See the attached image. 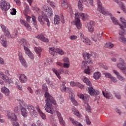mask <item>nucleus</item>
<instances>
[{
  "mask_svg": "<svg viewBox=\"0 0 126 126\" xmlns=\"http://www.w3.org/2000/svg\"><path fill=\"white\" fill-rule=\"evenodd\" d=\"M43 91H44L45 94L44 96L46 98L45 99V102L46 103L44 106L45 110L47 113H49L53 115L54 114V108L52 106V104L56 105V100L54 99V98L52 97V95H50L49 93H48V87H47V85L44 84L42 85Z\"/></svg>",
  "mask_w": 126,
  "mask_h": 126,
  "instance_id": "nucleus-1",
  "label": "nucleus"
},
{
  "mask_svg": "<svg viewBox=\"0 0 126 126\" xmlns=\"http://www.w3.org/2000/svg\"><path fill=\"white\" fill-rule=\"evenodd\" d=\"M81 18L82 20H88L89 19V15L86 13H76L75 14V24L77 28V29H81V22H80V19L79 18Z\"/></svg>",
  "mask_w": 126,
  "mask_h": 126,
  "instance_id": "nucleus-2",
  "label": "nucleus"
},
{
  "mask_svg": "<svg viewBox=\"0 0 126 126\" xmlns=\"http://www.w3.org/2000/svg\"><path fill=\"white\" fill-rule=\"evenodd\" d=\"M20 44L24 47L26 54L29 57L31 60H34V55L32 54L28 47H29V42L24 39L20 40Z\"/></svg>",
  "mask_w": 126,
  "mask_h": 126,
  "instance_id": "nucleus-3",
  "label": "nucleus"
},
{
  "mask_svg": "<svg viewBox=\"0 0 126 126\" xmlns=\"http://www.w3.org/2000/svg\"><path fill=\"white\" fill-rule=\"evenodd\" d=\"M38 20L40 24H44V23H46L47 26L50 27V21H49L47 15L44 12L42 13L41 15H39Z\"/></svg>",
  "mask_w": 126,
  "mask_h": 126,
  "instance_id": "nucleus-4",
  "label": "nucleus"
},
{
  "mask_svg": "<svg viewBox=\"0 0 126 126\" xmlns=\"http://www.w3.org/2000/svg\"><path fill=\"white\" fill-rule=\"evenodd\" d=\"M19 104L21 107L20 110L22 116H23L24 118H26V117L28 116V113L27 112L26 108L23 107V106H24V107H26V103H25V101H24V100H23V99H20L19 100Z\"/></svg>",
  "mask_w": 126,
  "mask_h": 126,
  "instance_id": "nucleus-5",
  "label": "nucleus"
},
{
  "mask_svg": "<svg viewBox=\"0 0 126 126\" xmlns=\"http://www.w3.org/2000/svg\"><path fill=\"white\" fill-rule=\"evenodd\" d=\"M0 26L2 31L5 32V34L7 35V37H8L9 38L11 37L12 39H14V38H16V36L17 35V34L18 33L17 30L15 31L12 35H10V33L7 30V28H6V27L3 25H1Z\"/></svg>",
  "mask_w": 126,
  "mask_h": 126,
  "instance_id": "nucleus-6",
  "label": "nucleus"
},
{
  "mask_svg": "<svg viewBox=\"0 0 126 126\" xmlns=\"http://www.w3.org/2000/svg\"><path fill=\"white\" fill-rule=\"evenodd\" d=\"M97 3V9L103 15H110V11L102 6V2L100 0H96Z\"/></svg>",
  "mask_w": 126,
  "mask_h": 126,
  "instance_id": "nucleus-7",
  "label": "nucleus"
},
{
  "mask_svg": "<svg viewBox=\"0 0 126 126\" xmlns=\"http://www.w3.org/2000/svg\"><path fill=\"white\" fill-rule=\"evenodd\" d=\"M0 8L2 11H7L10 8V4L5 0L0 1Z\"/></svg>",
  "mask_w": 126,
  "mask_h": 126,
  "instance_id": "nucleus-8",
  "label": "nucleus"
},
{
  "mask_svg": "<svg viewBox=\"0 0 126 126\" xmlns=\"http://www.w3.org/2000/svg\"><path fill=\"white\" fill-rule=\"evenodd\" d=\"M119 41L126 45V37L125 36L126 34V30H124V31H119Z\"/></svg>",
  "mask_w": 126,
  "mask_h": 126,
  "instance_id": "nucleus-9",
  "label": "nucleus"
},
{
  "mask_svg": "<svg viewBox=\"0 0 126 126\" xmlns=\"http://www.w3.org/2000/svg\"><path fill=\"white\" fill-rule=\"evenodd\" d=\"M80 37L81 41H82L84 44H86V45H91V40L87 37L84 36V34L82 32H80Z\"/></svg>",
  "mask_w": 126,
  "mask_h": 126,
  "instance_id": "nucleus-10",
  "label": "nucleus"
},
{
  "mask_svg": "<svg viewBox=\"0 0 126 126\" xmlns=\"http://www.w3.org/2000/svg\"><path fill=\"white\" fill-rule=\"evenodd\" d=\"M119 62L120 63L117 64V67L123 71L126 68V63H125V60L123 58H120Z\"/></svg>",
  "mask_w": 126,
  "mask_h": 126,
  "instance_id": "nucleus-11",
  "label": "nucleus"
},
{
  "mask_svg": "<svg viewBox=\"0 0 126 126\" xmlns=\"http://www.w3.org/2000/svg\"><path fill=\"white\" fill-rule=\"evenodd\" d=\"M87 91L88 92L91 96H94V95H99L100 92L99 91L95 90L92 87H88L86 88Z\"/></svg>",
  "mask_w": 126,
  "mask_h": 126,
  "instance_id": "nucleus-12",
  "label": "nucleus"
},
{
  "mask_svg": "<svg viewBox=\"0 0 126 126\" xmlns=\"http://www.w3.org/2000/svg\"><path fill=\"white\" fill-rule=\"evenodd\" d=\"M27 109L32 117H37V113L36 112L35 108H34L33 106L32 105H29L27 106Z\"/></svg>",
  "mask_w": 126,
  "mask_h": 126,
  "instance_id": "nucleus-13",
  "label": "nucleus"
},
{
  "mask_svg": "<svg viewBox=\"0 0 126 126\" xmlns=\"http://www.w3.org/2000/svg\"><path fill=\"white\" fill-rule=\"evenodd\" d=\"M60 21L63 24L64 23V18L63 14H61V19L59 17V16L56 15L54 17V23L55 24H59Z\"/></svg>",
  "mask_w": 126,
  "mask_h": 126,
  "instance_id": "nucleus-14",
  "label": "nucleus"
},
{
  "mask_svg": "<svg viewBox=\"0 0 126 126\" xmlns=\"http://www.w3.org/2000/svg\"><path fill=\"white\" fill-rule=\"evenodd\" d=\"M56 114L57 115V117L59 119V121L61 126H65V122L63 120V116H62V114H61V112L57 111Z\"/></svg>",
  "mask_w": 126,
  "mask_h": 126,
  "instance_id": "nucleus-15",
  "label": "nucleus"
},
{
  "mask_svg": "<svg viewBox=\"0 0 126 126\" xmlns=\"http://www.w3.org/2000/svg\"><path fill=\"white\" fill-rule=\"evenodd\" d=\"M0 43L2 45L3 47L6 48L7 47V41L6 40V37L5 35L1 34L0 37Z\"/></svg>",
  "mask_w": 126,
  "mask_h": 126,
  "instance_id": "nucleus-16",
  "label": "nucleus"
},
{
  "mask_svg": "<svg viewBox=\"0 0 126 126\" xmlns=\"http://www.w3.org/2000/svg\"><path fill=\"white\" fill-rule=\"evenodd\" d=\"M18 57L20 62L22 63V65H23L24 67H27V63L26 62L25 60L23 58V55H22V53L21 52L19 53Z\"/></svg>",
  "mask_w": 126,
  "mask_h": 126,
  "instance_id": "nucleus-17",
  "label": "nucleus"
},
{
  "mask_svg": "<svg viewBox=\"0 0 126 126\" xmlns=\"http://www.w3.org/2000/svg\"><path fill=\"white\" fill-rule=\"evenodd\" d=\"M83 57L85 59V60L88 63H93V61L91 60V54L89 53H86L83 55Z\"/></svg>",
  "mask_w": 126,
  "mask_h": 126,
  "instance_id": "nucleus-18",
  "label": "nucleus"
},
{
  "mask_svg": "<svg viewBox=\"0 0 126 126\" xmlns=\"http://www.w3.org/2000/svg\"><path fill=\"white\" fill-rule=\"evenodd\" d=\"M45 7H46V6H44L42 8V10L46 12V14L48 16H53V9L52 8H46L45 9Z\"/></svg>",
  "mask_w": 126,
  "mask_h": 126,
  "instance_id": "nucleus-19",
  "label": "nucleus"
},
{
  "mask_svg": "<svg viewBox=\"0 0 126 126\" xmlns=\"http://www.w3.org/2000/svg\"><path fill=\"white\" fill-rule=\"evenodd\" d=\"M7 117L9 120H11V121H17V117H16V115H15L14 113H12V112H7Z\"/></svg>",
  "mask_w": 126,
  "mask_h": 126,
  "instance_id": "nucleus-20",
  "label": "nucleus"
},
{
  "mask_svg": "<svg viewBox=\"0 0 126 126\" xmlns=\"http://www.w3.org/2000/svg\"><path fill=\"white\" fill-rule=\"evenodd\" d=\"M120 21L122 25L119 23V26H120V28L122 30L120 31H124L125 30V28H126V20L124 18H120Z\"/></svg>",
  "mask_w": 126,
  "mask_h": 126,
  "instance_id": "nucleus-21",
  "label": "nucleus"
},
{
  "mask_svg": "<svg viewBox=\"0 0 126 126\" xmlns=\"http://www.w3.org/2000/svg\"><path fill=\"white\" fill-rule=\"evenodd\" d=\"M116 3H118L119 5H121V9L122 10H123V11L126 13V6L125 5V4L124 3H122V1H124L126 0H113Z\"/></svg>",
  "mask_w": 126,
  "mask_h": 126,
  "instance_id": "nucleus-22",
  "label": "nucleus"
},
{
  "mask_svg": "<svg viewBox=\"0 0 126 126\" xmlns=\"http://www.w3.org/2000/svg\"><path fill=\"white\" fill-rule=\"evenodd\" d=\"M52 71H53V72H54V73H55V74L58 77L59 79H61L62 78V77L60 76V74H63V71H64V70H63V68H60L59 70L60 73L58 72V70L56 69L55 68H52Z\"/></svg>",
  "mask_w": 126,
  "mask_h": 126,
  "instance_id": "nucleus-23",
  "label": "nucleus"
},
{
  "mask_svg": "<svg viewBox=\"0 0 126 126\" xmlns=\"http://www.w3.org/2000/svg\"><path fill=\"white\" fill-rule=\"evenodd\" d=\"M92 39L95 42H97V41H100L102 39V35H101V33L98 32L93 36Z\"/></svg>",
  "mask_w": 126,
  "mask_h": 126,
  "instance_id": "nucleus-24",
  "label": "nucleus"
},
{
  "mask_svg": "<svg viewBox=\"0 0 126 126\" xmlns=\"http://www.w3.org/2000/svg\"><path fill=\"white\" fill-rule=\"evenodd\" d=\"M66 83V82H65V81H63L61 83V85H60V89L61 91H62V92H65V91H66V90H69V88H66V87H65V84Z\"/></svg>",
  "mask_w": 126,
  "mask_h": 126,
  "instance_id": "nucleus-25",
  "label": "nucleus"
},
{
  "mask_svg": "<svg viewBox=\"0 0 126 126\" xmlns=\"http://www.w3.org/2000/svg\"><path fill=\"white\" fill-rule=\"evenodd\" d=\"M19 79L21 83H26L27 82V76L24 74L20 75Z\"/></svg>",
  "mask_w": 126,
  "mask_h": 126,
  "instance_id": "nucleus-26",
  "label": "nucleus"
},
{
  "mask_svg": "<svg viewBox=\"0 0 126 126\" xmlns=\"http://www.w3.org/2000/svg\"><path fill=\"white\" fill-rule=\"evenodd\" d=\"M20 23H21V24H22V25H24L25 27H26V28L28 29V30H29V31H31V26L29 25V24H28L27 22L24 21V20H21Z\"/></svg>",
  "mask_w": 126,
  "mask_h": 126,
  "instance_id": "nucleus-27",
  "label": "nucleus"
},
{
  "mask_svg": "<svg viewBox=\"0 0 126 126\" xmlns=\"http://www.w3.org/2000/svg\"><path fill=\"white\" fill-rule=\"evenodd\" d=\"M83 2H87V0H79L78 3V6L80 11L83 10Z\"/></svg>",
  "mask_w": 126,
  "mask_h": 126,
  "instance_id": "nucleus-28",
  "label": "nucleus"
},
{
  "mask_svg": "<svg viewBox=\"0 0 126 126\" xmlns=\"http://www.w3.org/2000/svg\"><path fill=\"white\" fill-rule=\"evenodd\" d=\"M113 73H115L116 75H117L119 80H121V81H125V80H126V79H125L124 77L121 75V74H120V73H119V72H118V71L113 70Z\"/></svg>",
  "mask_w": 126,
  "mask_h": 126,
  "instance_id": "nucleus-29",
  "label": "nucleus"
},
{
  "mask_svg": "<svg viewBox=\"0 0 126 126\" xmlns=\"http://www.w3.org/2000/svg\"><path fill=\"white\" fill-rule=\"evenodd\" d=\"M36 38H37V39L41 40V41H42V42H44L45 43H48V42H49V39L45 37L43 35L38 34L36 36Z\"/></svg>",
  "mask_w": 126,
  "mask_h": 126,
  "instance_id": "nucleus-30",
  "label": "nucleus"
},
{
  "mask_svg": "<svg viewBox=\"0 0 126 126\" xmlns=\"http://www.w3.org/2000/svg\"><path fill=\"white\" fill-rule=\"evenodd\" d=\"M78 96L82 100H84V101H87L88 100L89 96L87 94H78Z\"/></svg>",
  "mask_w": 126,
  "mask_h": 126,
  "instance_id": "nucleus-31",
  "label": "nucleus"
},
{
  "mask_svg": "<svg viewBox=\"0 0 126 126\" xmlns=\"http://www.w3.org/2000/svg\"><path fill=\"white\" fill-rule=\"evenodd\" d=\"M0 76L4 81L9 83V78L1 71H0Z\"/></svg>",
  "mask_w": 126,
  "mask_h": 126,
  "instance_id": "nucleus-32",
  "label": "nucleus"
},
{
  "mask_svg": "<svg viewBox=\"0 0 126 126\" xmlns=\"http://www.w3.org/2000/svg\"><path fill=\"white\" fill-rule=\"evenodd\" d=\"M88 29L89 31L92 33L94 32V27H93V21L90 22L88 24Z\"/></svg>",
  "mask_w": 126,
  "mask_h": 126,
  "instance_id": "nucleus-33",
  "label": "nucleus"
},
{
  "mask_svg": "<svg viewBox=\"0 0 126 126\" xmlns=\"http://www.w3.org/2000/svg\"><path fill=\"white\" fill-rule=\"evenodd\" d=\"M1 92L5 95V96H8L9 95V90L5 87L1 88Z\"/></svg>",
  "mask_w": 126,
  "mask_h": 126,
  "instance_id": "nucleus-34",
  "label": "nucleus"
},
{
  "mask_svg": "<svg viewBox=\"0 0 126 126\" xmlns=\"http://www.w3.org/2000/svg\"><path fill=\"white\" fill-rule=\"evenodd\" d=\"M72 110L74 115H75V116H77V117H78V118H81V114H80L79 111H78L75 107H72Z\"/></svg>",
  "mask_w": 126,
  "mask_h": 126,
  "instance_id": "nucleus-35",
  "label": "nucleus"
},
{
  "mask_svg": "<svg viewBox=\"0 0 126 126\" xmlns=\"http://www.w3.org/2000/svg\"><path fill=\"white\" fill-rule=\"evenodd\" d=\"M49 53L53 57L57 56V50H56V48L54 47H51L49 48Z\"/></svg>",
  "mask_w": 126,
  "mask_h": 126,
  "instance_id": "nucleus-36",
  "label": "nucleus"
},
{
  "mask_svg": "<svg viewBox=\"0 0 126 126\" xmlns=\"http://www.w3.org/2000/svg\"><path fill=\"white\" fill-rule=\"evenodd\" d=\"M69 120H70V122L72 123V124H73V125H74V126H82V125H81V124H80V123L75 121L73 118L70 117Z\"/></svg>",
  "mask_w": 126,
  "mask_h": 126,
  "instance_id": "nucleus-37",
  "label": "nucleus"
},
{
  "mask_svg": "<svg viewBox=\"0 0 126 126\" xmlns=\"http://www.w3.org/2000/svg\"><path fill=\"white\" fill-rule=\"evenodd\" d=\"M90 70H91V71H94V67L91 65L90 66H88L87 69H85L84 71L86 74H90Z\"/></svg>",
  "mask_w": 126,
  "mask_h": 126,
  "instance_id": "nucleus-38",
  "label": "nucleus"
},
{
  "mask_svg": "<svg viewBox=\"0 0 126 126\" xmlns=\"http://www.w3.org/2000/svg\"><path fill=\"white\" fill-rule=\"evenodd\" d=\"M56 54H59L60 56H63L64 55V51L63 49L58 48H56Z\"/></svg>",
  "mask_w": 126,
  "mask_h": 126,
  "instance_id": "nucleus-39",
  "label": "nucleus"
},
{
  "mask_svg": "<svg viewBox=\"0 0 126 126\" xmlns=\"http://www.w3.org/2000/svg\"><path fill=\"white\" fill-rule=\"evenodd\" d=\"M83 80V82L88 85V86H91V85H92V84H91V82H90V81H89V79H88V78L84 77Z\"/></svg>",
  "mask_w": 126,
  "mask_h": 126,
  "instance_id": "nucleus-40",
  "label": "nucleus"
},
{
  "mask_svg": "<svg viewBox=\"0 0 126 126\" xmlns=\"http://www.w3.org/2000/svg\"><path fill=\"white\" fill-rule=\"evenodd\" d=\"M87 67H88L87 65V63L84 61H83L81 64V67L82 69H87Z\"/></svg>",
  "mask_w": 126,
  "mask_h": 126,
  "instance_id": "nucleus-41",
  "label": "nucleus"
},
{
  "mask_svg": "<svg viewBox=\"0 0 126 126\" xmlns=\"http://www.w3.org/2000/svg\"><path fill=\"white\" fill-rule=\"evenodd\" d=\"M62 7L63 8H67L68 7V4L66 2V0H62Z\"/></svg>",
  "mask_w": 126,
  "mask_h": 126,
  "instance_id": "nucleus-42",
  "label": "nucleus"
},
{
  "mask_svg": "<svg viewBox=\"0 0 126 126\" xmlns=\"http://www.w3.org/2000/svg\"><path fill=\"white\" fill-rule=\"evenodd\" d=\"M100 77L101 73L99 72H96L94 73V79H99V78H100Z\"/></svg>",
  "mask_w": 126,
  "mask_h": 126,
  "instance_id": "nucleus-43",
  "label": "nucleus"
},
{
  "mask_svg": "<svg viewBox=\"0 0 126 126\" xmlns=\"http://www.w3.org/2000/svg\"><path fill=\"white\" fill-rule=\"evenodd\" d=\"M111 18L112 21L113 23L115 24V25H119V22L116 18H115L112 15H111Z\"/></svg>",
  "mask_w": 126,
  "mask_h": 126,
  "instance_id": "nucleus-44",
  "label": "nucleus"
},
{
  "mask_svg": "<svg viewBox=\"0 0 126 126\" xmlns=\"http://www.w3.org/2000/svg\"><path fill=\"white\" fill-rule=\"evenodd\" d=\"M34 49L36 54H40V53H41V52H42V48L39 47H34Z\"/></svg>",
  "mask_w": 126,
  "mask_h": 126,
  "instance_id": "nucleus-45",
  "label": "nucleus"
},
{
  "mask_svg": "<svg viewBox=\"0 0 126 126\" xmlns=\"http://www.w3.org/2000/svg\"><path fill=\"white\" fill-rule=\"evenodd\" d=\"M32 23L33 25H36L37 24V21L36 20V17L34 15H32Z\"/></svg>",
  "mask_w": 126,
  "mask_h": 126,
  "instance_id": "nucleus-46",
  "label": "nucleus"
},
{
  "mask_svg": "<svg viewBox=\"0 0 126 126\" xmlns=\"http://www.w3.org/2000/svg\"><path fill=\"white\" fill-rule=\"evenodd\" d=\"M85 106L86 107V111L89 113H90V112H91V107L89 106V104H88V103H85Z\"/></svg>",
  "mask_w": 126,
  "mask_h": 126,
  "instance_id": "nucleus-47",
  "label": "nucleus"
},
{
  "mask_svg": "<svg viewBox=\"0 0 126 126\" xmlns=\"http://www.w3.org/2000/svg\"><path fill=\"white\" fill-rule=\"evenodd\" d=\"M47 3H48V4L51 5L53 7V8H55V7H56V4L54 3V2L50 0H47Z\"/></svg>",
  "mask_w": 126,
  "mask_h": 126,
  "instance_id": "nucleus-48",
  "label": "nucleus"
},
{
  "mask_svg": "<svg viewBox=\"0 0 126 126\" xmlns=\"http://www.w3.org/2000/svg\"><path fill=\"white\" fill-rule=\"evenodd\" d=\"M16 87L18 89V90H20V91H22V90H23L22 85H21L20 83H16Z\"/></svg>",
  "mask_w": 126,
  "mask_h": 126,
  "instance_id": "nucleus-49",
  "label": "nucleus"
},
{
  "mask_svg": "<svg viewBox=\"0 0 126 126\" xmlns=\"http://www.w3.org/2000/svg\"><path fill=\"white\" fill-rule=\"evenodd\" d=\"M114 95L116 98H117V99H118V100L122 99V96L121 95V94H120V93L119 92L114 93Z\"/></svg>",
  "mask_w": 126,
  "mask_h": 126,
  "instance_id": "nucleus-50",
  "label": "nucleus"
},
{
  "mask_svg": "<svg viewBox=\"0 0 126 126\" xmlns=\"http://www.w3.org/2000/svg\"><path fill=\"white\" fill-rule=\"evenodd\" d=\"M38 114H39V115L43 120H46V116L45 113H43V112L42 111H40V112L38 113Z\"/></svg>",
  "mask_w": 126,
  "mask_h": 126,
  "instance_id": "nucleus-51",
  "label": "nucleus"
},
{
  "mask_svg": "<svg viewBox=\"0 0 126 126\" xmlns=\"http://www.w3.org/2000/svg\"><path fill=\"white\" fill-rule=\"evenodd\" d=\"M70 100L71 101L72 103H73V105L75 106H78V103L77 102V101H76L74 98L72 97L70 98Z\"/></svg>",
  "mask_w": 126,
  "mask_h": 126,
  "instance_id": "nucleus-52",
  "label": "nucleus"
},
{
  "mask_svg": "<svg viewBox=\"0 0 126 126\" xmlns=\"http://www.w3.org/2000/svg\"><path fill=\"white\" fill-rule=\"evenodd\" d=\"M99 66H101V67L103 68V69H105V70L108 69V67L106 65H104L102 63H99Z\"/></svg>",
  "mask_w": 126,
  "mask_h": 126,
  "instance_id": "nucleus-53",
  "label": "nucleus"
},
{
  "mask_svg": "<svg viewBox=\"0 0 126 126\" xmlns=\"http://www.w3.org/2000/svg\"><path fill=\"white\" fill-rule=\"evenodd\" d=\"M102 94L103 96L105 97V98H106L107 99H110V98H111V96H110V94L108 93H105V92H102Z\"/></svg>",
  "mask_w": 126,
  "mask_h": 126,
  "instance_id": "nucleus-54",
  "label": "nucleus"
},
{
  "mask_svg": "<svg viewBox=\"0 0 126 126\" xmlns=\"http://www.w3.org/2000/svg\"><path fill=\"white\" fill-rule=\"evenodd\" d=\"M69 38L70 40H71L72 41H74V40H76L77 39V36L76 35H70L69 37Z\"/></svg>",
  "mask_w": 126,
  "mask_h": 126,
  "instance_id": "nucleus-55",
  "label": "nucleus"
},
{
  "mask_svg": "<svg viewBox=\"0 0 126 126\" xmlns=\"http://www.w3.org/2000/svg\"><path fill=\"white\" fill-rule=\"evenodd\" d=\"M77 86L79 87L80 89H84V86L79 83V82H77Z\"/></svg>",
  "mask_w": 126,
  "mask_h": 126,
  "instance_id": "nucleus-56",
  "label": "nucleus"
},
{
  "mask_svg": "<svg viewBox=\"0 0 126 126\" xmlns=\"http://www.w3.org/2000/svg\"><path fill=\"white\" fill-rule=\"evenodd\" d=\"M111 81L112 82H114V83H117L118 82V80L117 79L113 76H111Z\"/></svg>",
  "mask_w": 126,
  "mask_h": 126,
  "instance_id": "nucleus-57",
  "label": "nucleus"
},
{
  "mask_svg": "<svg viewBox=\"0 0 126 126\" xmlns=\"http://www.w3.org/2000/svg\"><path fill=\"white\" fill-rule=\"evenodd\" d=\"M25 18L26 19V20L28 22L30 23L31 21V17L26 15H25Z\"/></svg>",
  "mask_w": 126,
  "mask_h": 126,
  "instance_id": "nucleus-58",
  "label": "nucleus"
},
{
  "mask_svg": "<svg viewBox=\"0 0 126 126\" xmlns=\"http://www.w3.org/2000/svg\"><path fill=\"white\" fill-rule=\"evenodd\" d=\"M14 112L15 114H18L19 113V108L18 106H16L14 109Z\"/></svg>",
  "mask_w": 126,
  "mask_h": 126,
  "instance_id": "nucleus-59",
  "label": "nucleus"
},
{
  "mask_svg": "<svg viewBox=\"0 0 126 126\" xmlns=\"http://www.w3.org/2000/svg\"><path fill=\"white\" fill-rule=\"evenodd\" d=\"M104 48H110L111 47V42H107L104 45Z\"/></svg>",
  "mask_w": 126,
  "mask_h": 126,
  "instance_id": "nucleus-60",
  "label": "nucleus"
},
{
  "mask_svg": "<svg viewBox=\"0 0 126 126\" xmlns=\"http://www.w3.org/2000/svg\"><path fill=\"white\" fill-rule=\"evenodd\" d=\"M115 111L116 112H117V113H118L119 115H120V116L122 115V110H121V109H120L119 108H115Z\"/></svg>",
  "mask_w": 126,
  "mask_h": 126,
  "instance_id": "nucleus-61",
  "label": "nucleus"
},
{
  "mask_svg": "<svg viewBox=\"0 0 126 126\" xmlns=\"http://www.w3.org/2000/svg\"><path fill=\"white\" fill-rule=\"evenodd\" d=\"M63 61L64 62V63H69V59H68L66 57H65L63 59Z\"/></svg>",
  "mask_w": 126,
  "mask_h": 126,
  "instance_id": "nucleus-62",
  "label": "nucleus"
},
{
  "mask_svg": "<svg viewBox=\"0 0 126 126\" xmlns=\"http://www.w3.org/2000/svg\"><path fill=\"white\" fill-rule=\"evenodd\" d=\"M10 13L12 15H15L16 14V9L15 8H12V11Z\"/></svg>",
  "mask_w": 126,
  "mask_h": 126,
  "instance_id": "nucleus-63",
  "label": "nucleus"
},
{
  "mask_svg": "<svg viewBox=\"0 0 126 126\" xmlns=\"http://www.w3.org/2000/svg\"><path fill=\"white\" fill-rule=\"evenodd\" d=\"M13 126H20L19 123L17 122L16 121H14L13 122Z\"/></svg>",
  "mask_w": 126,
  "mask_h": 126,
  "instance_id": "nucleus-64",
  "label": "nucleus"
}]
</instances>
